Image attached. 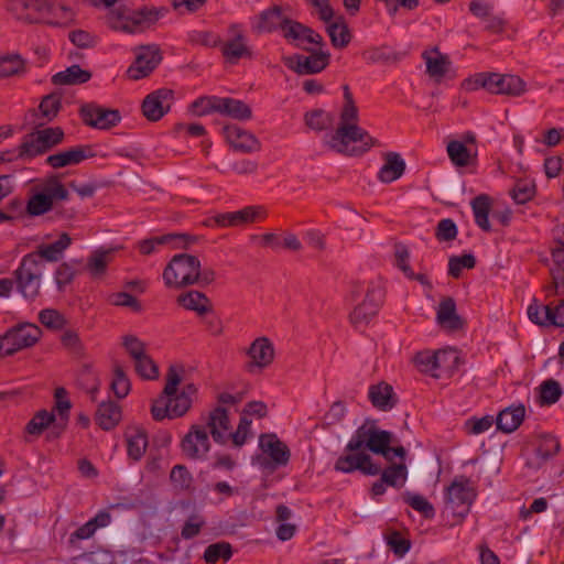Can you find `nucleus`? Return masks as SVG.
<instances>
[{"label": "nucleus", "mask_w": 564, "mask_h": 564, "mask_svg": "<svg viewBox=\"0 0 564 564\" xmlns=\"http://www.w3.org/2000/svg\"><path fill=\"white\" fill-rule=\"evenodd\" d=\"M344 106L336 130L324 138V144L332 151L346 155L359 156L377 145L366 130L358 126L359 112L348 85H344Z\"/></svg>", "instance_id": "1"}, {"label": "nucleus", "mask_w": 564, "mask_h": 564, "mask_svg": "<svg viewBox=\"0 0 564 564\" xmlns=\"http://www.w3.org/2000/svg\"><path fill=\"white\" fill-rule=\"evenodd\" d=\"M182 369L170 366L165 376V386L158 398L152 401L151 415L154 421L174 420L184 416L192 408L193 397L197 392L194 383H186L178 391L182 382Z\"/></svg>", "instance_id": "2"}, {"label": "nucleus", "mask_w": 564, "mask_h": 564, "mask_svg": "<svg viewBox=\"0 0 564 564\" xmlns=\"http://www.w3.org/2000/svg\"><path fill=\"white\" fill-rule=\"evenodd\" d=\"M393 435L389 431L380 430L376 421L366 420L360 425L346 445V452H358L369 449L371 453L382 455L387 460L392 462L390 456V444Z\"/></svg>", "instance_id": "3"}, {"label": "nucleus", "mask_w": 564, "mask_h": 564, "mask_svg": "<svg viewBox=\"0 0 564 564\" xmlns=\"http://www.w3.org/2000/svg\"><path fill=\"white\" fill-rule=\"evenodd\" d=\"M165 12V9L141 8L135 11L126 6L110 10L107 15L108 25L118 31L134 33L143 31L154 24Z\"/></svg>", "instance_id": "4"}, {"label": "nucleus", "mask_w": 564, "mask_h": 564, "mask_svg": "<svg viewBox=\"0 0 564 564\" xmlns=\"http://www.w3.org/2000/svg\"><path fill=\"white\" fill-rule=\"evenodd\" d=\"M64 138L65 133L61 127L35 129L22 138L18 147L17 159L31 161L37 156L44 155L53 148L61 144Z\"/></svg>", "instance_id": "5"}, {"label": "nucleus", "mask_w": 564, "mask_h": 564, "mask_svg": "<svg viewBox=\"0 0 564 564\" xmlns=\"http://www.w3.org/2000/svg\"><path fill=\"white\" fill-rule=\"evenodd\" d=\"M200 261L197 257L175 254L163 271V280L167 288L181 289L199 282Z\"/></svg>", "instance_id": "6"}, {"label": "nucleus", "mask_w": 564, "mask_h": 564, "mask_svg": "<svg viewBox=\"0 0 564 564\" xmlns=\"http://www.w3.org/2000/svg\"><path fill=\"white\" fill-rule=\"evenodd\" d=\"M470 89L485 88L491 94L520 96L525 91V83L516 75L479 73L466 82Z\"/></svg>", "instance_id": "7"}, {"label": "nucleus", "mask_w": 564, "mask_h": 564, "mask_svg": "<svg viewBox=\"0 0 564 564\" xmlns=\"http://www.w3.org/2000/svg\"><path fill=\"white\" fill-rule=\"evenodd\" d=\"M42 330L31 323H21L0 336V356L8 357L34 346L41 338Z\"/></svg>", "instance_id": "8"}, {"label": "nucleus", "mask_w": 564, "mask_h": 564, "mask_svg": "<svg viewBox=\"0 0 564 564\" xmlns=\"http://www.w3.org/2000/svg\"><path fill=\"white\" fill-rule=\"evenodd\" d=\"M477 494L468 478L460 476L446 488L445 509L454 517L464 519L470 510Z\"/></svg>", "instance_id": "9"}, {"label": "nucleus", "mask_w": 564, "mask_h": 564, "mask_svg": "<svg viewBox=\"0 0 564 564\" xmlns=\"http://www.w3.org/2000/svg\"><path fill=\"white\" fill-rule=\"evenodd\" d=\"M37 257L25 254L14 271L18 291L26 300H34L40 295L42 268L37 264Z\"/></svg>", "instance_id": "10"}, {"label": "nucleus", "mask_w": 564, "mask_h": 564, "mask_svg": "<svg viewBox=\"0 0 564 564\" xmlns=\"http://www.w3.org/2000/svg\"><path fill=\"white\" fill-rule=\"evenodd\" d=\"M162 53L158 45H142L135 48L134 62L127 69L132 80L148 77L161 63Z\"/></svg>", "instance_id": "11"}, {"label": "nucleus", "mask_w": 564, "mask_h": 564, "mask_svg": "<svg viewBox=\"0 0 564 564\" xmlns=\"http://www.w3.org/2000/svg\"><path fill=\"white\" fill-rule=\"evenodd\" d=\"M78 113L84 124L99 130L111 129L121 120L117 109L105 108L96 102L83 104Z\"/></svg>", "instance_id": "12"}, {"label": "nucleus", "mask_w": 564, "mask_h": 564, "mask_svg": "<svg viewBox=\"0 0 564 564\" xmlns=\"http://www.w3.org/2000/svg\"><path fill=\"white\" fill-rule=\"evenodd\" d=\"M308 52L310 56L295 54L285 57L284 64L299 75L317 74L324 70L329 65L330 54L324 51H315L313 48L303 47Z\"/></svg>", "instance_id": "13"}, {"label": "nucleus", "mask_w": 564, "mask_h": 564, "mask_svg": "<svg viewBox=\"0 0 564 564\" xmlns=\"http://www.w3.org/2000/svg\"><path fill=\"white\" fill-rule=\"evenodd\" d=\"M185 457L193 460L204 459L210 449V442L204 425L193 424L181 441Z\"/></svg>", "instance_id": "14"}, {"label": "nucleus", "mask_w": 564, "mask_h": 564, "mask_svg": "<svg viewBox=\"0 0 564 564\" xmlns=\"http://www.w3.org/2000/svg\"><path fill=\"white\" fill-rule=\"evenodd\" d=\"M336 471L354 473L359 470L367 476H377L381 471V467L373 463L371 456L364 449L358 452H348L347 455L339 456L334 466Z\"/></svg>", "instance_id": "15"}, {"label": "nucleus", "mask_w": 564, "mask_h": 564, "mask_svg": "<svg viewBox=\"0 0 564 564\" xmlns=\"http://www.w3.org/2000/svg\"><path fill=\"white\" fill-rule=\"evenodd\" d=\"M382 303V293L379 289L369 288L364 301L350 313V322L355 328L366 327L377 315Z\"/></svg>", "instance_id": "16"}, {"label": "nucleus", "mask_w": 564, "mask_h": 564, "mask_svg": "<svg viewBox=\"0 0 564 564\" xmlns=\"http://www.w3.org/2000/svg\"><path fill=\"white\" fill-rule=\"evenodd\" d=\"M247 355L250 360L247 362L246 369L253 372L256 369L268 368L274 360L275 351L268 337H258L250 344Z\"/></svg>", "instance_id": "17"}, {"label": "nucleus", "mask_w": 564, "mask_h": 564, "mask_svg": "<svg viewBox=\"0 0 564 564\" xmlns=\"http://www.w3.org/2000/svg\"><path fill=\"white\" fill-rule=\"evenodd\" d=\"M174 93L169 88H161L149 94L141 106L143 116L150 121L160 120L171 108Z\"/></svg>", "instance_id": "18"}, {"label": "nucleus", "mask_w": 564, "mask_h": 564, "mask_svg": "<svg viewBox=\"0 0 564 564\" xmlns=\"http://www.w3.org/2000/svg\"><path fill=\"white\" fill-rule=\"evenodd\" d=\"M228 33L231 39L221 46L223 56L229 63H237L240 58H252V51L246 44V37L242 28L238 23L228 26Z\"/></svg>", "instance_id": "19"}, {"label": "nucleus", "mask_w": 564, "mask_h": 564, "mask_svg": "<svg viewBox=\"0 0 564 564\" xmlns=\"http://www.w3.org/2000/svg\"><path fill=\"white\" fill-rule=\"evenodd\" d=\"M96 154L91 145H77L46 158V163L53 169H62L68 165H76Z\"/></svg>", "instance_id": "20"}, {"label": "nucleus", "mask_w": 564, "mask_h": 564, "mask_svg": "<svg viewBox=\"0 0 564 564\" xmlns=\"http://www.w3.org/2000/svg\"><path fill=\"white\" fill-rule=\"evenodd\" d=\"M223 131L227 142L237 151L249 153L259 151L261 148L254 134L236 124L225 126Z\"/></svg>", "instance_id": "21"}, {"label": "nucleus", "mask_w": 564, "mask_h": 564, "mask_svg": "<svg viewBox=\"0 0 564 564\" xmlns=\"http://www.w3.org/2000/svg\"><path fill=\"white\" fill-rule=\"evenodd\" d=\"M422 58L425 62L426 74L436 83L445 77L452 66L449 56L442 53L437 46L424 50Z\"/></svg>", "instance_id": "22"}, {"label": "nucleus", "mask_w": 564, "mask_h": 564, "mask_svg": "<svg viewBox=\"0 0 564 564\" xmlns=\"http://www.w3.org/2000/svg\"><path fill=\"white\" fill-rule=\"evenodd\" d=\"M112 517L109 511L100 510L94 518L80 525L70 533L68 543L72 547H78L77 543L82 540L93 538L98 529L106 528L111 523Z\"/></svg>", "instance_id": "23"}, {"label": "nucleus", "mask_w": 564, "mask_h": 564, "mask_svg": "<svg viewBox=\"0 0 564 564\" xmlns=\"http://www.w3.org/2000/svg\"><path fill=\"white\" fill-rule=\"evenodd\" d=\"M284 21H291V19L284 17L282 14V9L280 6H273L272 8H269L264 11H262L256 24H253L252 29L256 33H272L278 28H280L283 31V35H285V31L288 30L286 24Z\"/></svg>", "instance_id": "24"}, {"label": "nucleus", "mask_w": 564, "mask_h": 564, "mask_svg": "<svg viewBox=\"0 0 564 564\" xmlns=\"http://www.w3.org/2000/svg\"><path fill=\"white\" fill-rule=\"evenodd\" d=\"M259 446L268 454L275 466H285L290 460V449L275 434H262L259 438Z\"/></svg>", "instance_id": "25"}, {"label": "nucleus", "mask_w": 564, "mask_h": 564, "mask_svg": "<svg viewBox=\"0 0 564 564\" xmlns=\"http://www.w3.org/2000/svg\"><path fill=\"white\" fill-rule=\"evenodd\" d=\"M128 457L134 462L140 460L149 445L148 433L140 425H129L124 431Z\"/></svg>", "instance_id": "26"}, {"label": "nucleus", "mask_w": 564, "mask_h": 564, "mask_svg": "<svg viewBox=\"0 0 564 564\" xmlns=\"http://www.w3.org/2000/svg\"><path fill=\"white\" fill-rule=\"evenodd\" d=\"M72 245V238L67 232H62L58 239L52 243L40 245L36 251L31 252L37 258L35 259L37 264L42 267V260L48 262H57L63 258L65 250Z\"/></svg>", "instance_id": "27"}, {"label": "nucleus", "mask_w": 564, "mask_h": 564, "mask_svg": "<svg viewBox=\"0 0 564 564\" xmlns=\"http://www.w3.org/2000/svg\"><path fill=\"white\" fill-rule=\"evenodd\" d=\"M437 323L445 329L459 330L464 327V319L456 312V303L453 297L443 299L437 308Z\"/></svg>", "instance_id": "28"}, {"label": "nucleus", "mask_w": 564, "mask_h": 564, "mask_svg": "<svg viewBox=\"0 0 564 564\" xmlns=\"http://www.w3.org/2000/svg\"><path fill=\"white\" fill-rule=\"evenodd\" d=\"M206 426L216 443L225 444L227 442L226 433L230 429L228 411L221 406L215 408L208 415Z\"/></svg>", "instance_id": "29"}, {"label": "nucleus", "mask_w": 564, "mask_h": 564, "mask_svg": "<svg viewBox=\"0 0 564 564\" xmlns=\"http://www.w3.org/2000/svg\"><path fill=\"white\" fill-rule=\"evenodd\" d=\"M176 303L187 311L195 312L198 316L213 312L212 301L205 293L195 290L181 293L176 297Z\"/></svg>", "instance_id": "30"}, {"label": "nucleus", "mask_w": 564, "mask_h": 564, "mask_svg": "<svg viewBox=\"0 0 564 564\" xmlns=\"http://www.w3.org/2000/svg\"><path fill=\"white\" fill-rule=\"evenodd\" d=\"M121 417V406L112 400L102 401L95 413V421L104 431L115 429L120 423Z\"/></svg>", "instance_id": "31"}, {"label": "nucleus", "mask_w": 564, "mask_h": 564, "mask_svg": "<svg viewBox=\"0 0 564 564\" xmlns=\"http://www.w3.org/2000/svg\"><path fill=\"white\" fill-rule=\"evenodd\" d=\"M384 163L378 172V180L382 183H392L400 178L405 171V162L397 152H387Z\"/></svg>", "instance_id": "32"}, {"label": "nucleus", "mask_w": 564, "mask_h": 564, "mask_svg": "<svg viewBox=\"0 0 564 564\" xmlns=\"http://www.w3.org/2000/svg\"><path fill=\"white\" fill-rule=\"evenodd\" d=\"M524 415L525 408L523 404L508 406L498 413L497 429L503 433H512L521 425Z\"/></svg>", "instance_id": "33"}, {"label": "nucleus", "mask_w": 564, "mask_h": 564, "mask_svg": "<svg viewBox=\"0 0 564 564\" xmlns=\"http://www.w3.org/2000/svg\"><path fill=\"white\" fill-rule=\"evenodd\" d=\"M435 359L436 373L434 378L452 376L458 368L459 357L455 349H440L433 352Z\"/></svg>", "instance_id": "34"}, {"label": "nucleus", "mask_w": 564, "mask_h": 564, "mask_svg": "<svg viewBox=\"0 0 564 564\" xmlns=\"http://www.w3.org/2000/svg\"><path fill=\"white\" fill-rule=\"evenodd\" d=\"M284 23H288V30L285 31L284 35L286 40L305 41L307 43L316 44L318 46L324 45L322 35L315 32L313 29L294 20L284 21Z\"/></svg>", "instance_id": "35"}, {"label": "nucleus", "mask_w": 564, "mask_h": 564, "mask_svg": "<svg viewBox=\"0 0 564 564\" xmlns=\"http://www.w3.org/2000/svg\"><path fill=\"white\" fill-rule=\"evenodd\" d=\"M326 31L335 48L343 50L347 47L352 39L349 26L343 15L337 17L335 21L329 23Z\"/></svg>", "instance_id": "36"}, {"label": "nucleus", "mask_w": 564, "mask_h": 564, "mask_svg": "<svg viewBox=\"0 0 564 564\" xmlns=\"http://www.w3.org/2000/svg\"><path fill=\"white\" fill-rule=\"evenodd\" d=\"M218 112L236 120H249L252 117V110L245 101L229 97L217 101Z\"/></svg>", "instance_id": "37"}, {"label": "nucleus", "mask_w": 564, "mask_h": 564, "mask_svg": "<svg viewBox=\"0 0 564 564\" xmlns=\"http://www.w3.org/2000/svg\"><path fill=\"white\" fill-rule=\"evenodd\" d=\"M369 399L372 405L381 411L391 410L395 405L393 389L388 383L371 386L369 389Z\"/></svg>", "instance_id": "38"}, {"label": "nucleus", "mask_w": 564, "mask_h": 564, "mask_svg": "<svg viewBox=\"0 0 564 564\" xmlns=\"http://www.w3.org/2000/svg\"><path fill=\"white\" fill-rule=\"evenodd\" d=\"M90 78V72L83 69L79 65H72L53 75L52 82L55 85H78L87 83Z\"/></svg>", "instance_id": "39"}, {"label": "nucleus", "mask_w": 564, "mask_h": 564, "mask_svg": "<svg viewBox=\"0 0 564 564\" xmlns=\"http://www.w3.org/2000/svg\"><path fill=\"white\" fill-rule=\"evenodd\" d=\"M40 193L51 200L53 206L57 202H65L69 198L67 188L56 176L48 177L43 183Z\"/></svg>", "instance_id": "40"}, {"label": "nucleus", "mask_w": 564, "mask_h": 564, "mask_svg": "<svg viewBox=\"0 0 564 564\" xmlns=\"http://www.w3.org/2000/svg\"><path fill=\"white\" fill-rule=\"evenodd\" d=\"M471 208L475 216V223L484 231L489 232L491 230V226L488 219L490 212L489 197L487 195H479L475 197L471 202Z\"/></svg>", "instance_id": "41"}, {"label": "nucleus", "mask_w": 564, "mask_h": 564, "mask_svg": "<svg viewBox=\"0 0 564 564\" xmlns=\"http://www.w3.org/2000/svg\"><path fill=\"white\" fill-rule=\"evenodd\" d=\"M112 249L99 248L87 260L86 269L93 276L102 275L111 260Z\"/></svg>", "instance_id": "42"}, {"label": "nucleus", "mask_w": 564, "mask_h": 564, "mask_svg": "<svg viewBox=\"0 0 564 564\" xmlns=\"http://www.w3.org/2000/svg\"><path fill=\"white\" fill-rule=\"evenodd\" d=\"M77 386L87 394H89L93 402L96 401V395L100 387V380L97 373L94 372L89 367L85 366L78 372Z\"/></svg>", "instance_id": "43"}, {"label": "nucleus", "mask_w": 564, "mask_h": 564, "mask_svg": "<svg viewBox=\"0 0 564 564\" xmlns=\"http://www.w3.org/2000/svg\"><path fill=\"white\" fill-rule=\"evenodd\" d=\"M381 479L391 487L401 488L408 478L406 465L402 462L400 464L392 463L387 468L380 471Z\"/></svg>", "instance_id": "44"}, {"label": "nucleus", "mask_w": 564, "mask_h": 564, "mask_svg": "<svg viewBox=\"0 0 564 564\" xmlns=\"http://www.w3.org/2000/svg\"><path fill=\"white\" fill-rule=\"evenodd\" d=\"M232 556V546L230 543L221 541L209 544L204 552L203 558L208 564H216L218 561L227 562Z\"/></svg>", "instance_id": "45"}, {"label": "nucleus", "mask_w": 564, "mask_h": 564, "mask_svg": "<svg viewBox=\"0 0 564 564\" xmlns=\"http://www.w3.org/2000/svg\"><path fill=\"white\" fill-rule=\"evenodd\" d=\"M448 158L455 166L464 167L470 164L473 155L467 147L457 140H452L446 147Z\"/></svg>", "instance_id": "46"}, {"label": "nucleus", "mask_w": 564, "mask_h": 564, "mask_svg": "<svg viewBox=\"0 0 564 564\" xmlns=\"http://www.w3.org/2000/svg\"><path fill=\"white\" fill-rule=\"evenodd\" d=\"M304 120L308 128L316 131H323L332 128L334 117L332 113L326 112L323 109H314L305 113Z\"/></svg>", "instance_id": "47"}, {"label": "nucleus", "mask_w": 564, "mask_h": 564, "mask_svg": "<svg viewBox=\"0 0 564 564\" xmlns=\"http://www.w3.org/2000/svg\"><path fill=\"white\" fill-rule=\"evenodd\" d=\"M55 414L46 410L37 411L25 426V432L31 435H41L52 423Z\"/></svg>", "instance_id": "48"}, {"label": "nucleus", "mask_w": 564, "mask_h": 564, "mask_svg": "<svg viewBox=\"0 0 564 564\" xmlns=\"http://www.w3.org/2000/svg\"><path fill=\"white\" fill-rule=\"evenodd\" d=\"M24 61L18 54L0 56V77H10L23 73Z\"/></svg>", "instance_id": "49"}, {"label": "nucleus", "mask_w": 564, "mask_h": 564, "mask_svg": "<svg viewBox=\"0 0 564 564\" xmlns=\"http://www.w3.org/2000/svg\"><path fill=\"white\" fill-rule=\"evenodd\" d=\"M403 500L415 511L420 512L425 519L434 518L435 509L423 496L405 492L403 494Z\"/></svg>", "instance_id": "50"}, {"label": "nucleus", "mask_w": 564, "mask_h": 564, "mask_svg": "<svg viewBox=\"0 0 564 564\" xmlns=\"http://www.w3.org/2000/svg\"><path fill=\"white\" fill-rule=\"evenodd\" d=\"M110 388L118 399H123L129 394L131 383L121 366L115 367Z\"/></svg>", "instance_id": "51"}, {"label": "nucleus", "mask_w": 564, "mask_h": 564, "mask_svg": "<svg viewBox=\"0 0 564 564\" xmlns=\"http://www.w3.org/2000/svg\"><path fill=\"white\" fill-rule=\"evenodd\" d=\"M39 109L42 116L52 121L62 109V97L59 94L52 93L42 98Z\"/></svg>", "instance_id": "52"}, {"label": "nucleus", "mask_w": 564, "mask_h": 564, "mask_svg": "<svg viewBox=\"0 0 564 564\" xmlns=\"http://www.w3.org/2000/svg\"><path fill=\"white\" fill-rule=\"evenodd\" d=\"M476 265V258L471 253L463 256H453L448 260V274L458 279L463 269H474Z\"/></svg>", "instance_id": "53"}, {"label": "nucleus", "mask_w": 564, "mask_h": 564, "mask_svg": "<svg viewBox=\"0 0 564 564\" xmlns=\"http://www.w3.org/2000/svg\"><path fill=\"white\" fill-rule=\"evenodd\" d=\"M267 217V212L262 206H247L236 212L237 227L253 224Z\"/></svg>", "instance_id": "54"}, {"label": "nucleus", "mask_w": 564, "mask_h": 564, "mask_svg": "<svg viewBox=\"0 0 564 564\" xmlns=\"http://www.w3.org/2000/svg\"><path fill=\"white\" fill-rule=\"evenodd\" d=\"M135 372L145 380H154L159 377V367L155 361L148 355H143L140 359L133 361Z\"/></svg>", "instance_id": "55"}, {"label": "nucleus", "mask_w": 564, "mask_h": 564, "mask_svg": "<svg viewBox=\"0 0 564 564\" xmlns=\"http://www.w3.org/2000/svg\"><path fill=\"white\" fill-rule=\"evenodd\" d=\"M170 479L174 487L181 491L192 488L193 477L184 465H175L171 470Z\"/></svg>", "instance_id": "56"}, {"label": "nucleus", "mask_w": 564, "mask_h": 564, "mask_svg": "<svg viewBox=\"0 0 564 564\" xmlns=\"http://www.w3.org/2000/svg\"><path fill=\"white\" fill-rule=\"evenodd\" d=\"M562 395V388L560 383L553 379L542 382L540 386V399L542 404H554Z\"/></svg>", "instance_id": "57"}, {"label": "nucleus", "mask_w": 564, "mask_h": 564, "mask_svg": "<svg viewBox=\"0 0 564 564\" xmlns=\"http://www.w3.org/2000/svg\"><path fill=\"white\" fill-rule=\"evenodd\" d=\"M51 200H48L40 192L30 197L26 204V213L30 216H41L53 209Z\"/></svg>", "instance_id": "58"}, {"label": "nucleus", "mask_w": 564, "mask_h": 564, "mask_svg": "<svg viewBox=\"0 0 564 564\" xmlns=\"http://www.w3.org/2000/svg\"><path fill=\"white\" fill-rule=\"evenodd\" d=\"M39 321L42 325L50 329H62L66 325L63 314L54 308H45L39 313Z\"/></svg>", "instance_id": "59"}, {"label": "nucleus", "mask_w": 564, "mask_h": 564, "mask_svg": "<svg viewBox=\"0 0 564 564\" xmlns=\"http://www.w3.org/2000/svg\"><path fill=\"white\" fill-rule=\"evenodd\" d=\"M561 449L560 441L552 435H544L536 448V454L544 462L555 456Z\"/></svg>", "instance_id": "60"}, {"label": "nucleus", "mask_w": 564, "mask_h": 564, "mask_svg": "<svg viewBox=\"0 0 564 564\" xmlns=\"http://www.w3.org/2000/svg\"><path fill=\"white\" fill-rule=\"evenodd\" d=\"M122 346L133 361L140 359L147 354L145 344L134 335H126L122 337Z\"/></svg>", "instance_id": "61"}, {"label": "nucleus", "mask_w": 564, "mask_h": 564, "mask_svg": "<svg viewBox=\"0 0 564 564\" xmlns=\"http://www.w3.org/2000/svg\"><path fill=\"white\" fill-rule=\"evenodd\" d=\"M77 271L69 262L61 263L55 271V282L58 291H64L65 286L70 284Z\"/></svg>", "instance_id": "62"}, {"label": "nucleus", "mask_w": 564, "mask_h": 564, "mask_svg": "<svg viewBox=\"0 0 564 564\" xmlns=\"http://www.w3.org/2000/svg\"><path fill=\"white\" fill-rule=\"evenodd\" d=\"M108 301L115 306L129 307L133 312H140L142 310L139 300L127 292L112 293L109 295Z\"/></svg>", "instance_id": "63"}, {"label": "nucleus", "mask_w": 564, "mask_h": 564, "mask_svg": "<svg viewBox=\"0 0 564 564\" xmlns=\"http://www.w3.org/2000/svg\"><path fill=\"white\" fill-rule=\"evenodd\" d=\"M206 522L199 514H192L184 523L181 535L184 540H191L197 536Z\"/></svg>", "instance_id": "64"}]
</instances>
